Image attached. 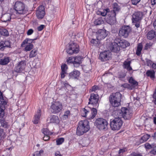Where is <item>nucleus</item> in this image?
Listing matches in <instances>:
<instances>
[{
	"mask_svg": "<svg viewBox=\"0 0 156 156\" xmlns=\"http://www.w3.org/2000/svg\"><path fill=\"white\" fill-rule=\"evenodd\" d=\"M14 9L12 12V16L13 18L17 17L19 14H24L27 11L24 4L20 2H16L14 6Z\"/></svg>",
	"mask_w": 156,
	"mask_h": 156,
	"instance_id": "nucleus-1",
	"label": "nucleus"
},
{
	"mask_svg": "<svg viewBox=\"0 0 156 156\" xmlns=\"http://www.w3.org/2000/svg\"><path fill=\"white\" fill-rule=\"evenodd\" d=\"M90 129L89 122L87 120H82L79 122L76 129V134L81 136L88 131Z\"/></svg>",
	"mask_w": 156,
	"mask_h": 156,
	"instance_id": "nucleus-2",
	"label": "nucleus"
},
{
	"mask_svg": "<svg viewBox=\"0 0 156 156\" xmlns=\"http://www.w3.org/2000/svg\"><path fill=\"white\" fill-rule=\"evenodd\" d=\"M132 112L133 111L131 109L126 107H122L120 110L115 111L113 113H117L120 118L122 116L125 119H129L132 117Z\"/></svg>",
	"mask_w": 156,
	"mask_h": 156,
	"instance_id": "nucleus-3",
	"label": "nucleus"
},
{
	"mask_svg": "<svg viewBox=\"0 0 156 156\" xmlns=\"http://www.w3.org/2000/svg\"><path fill=\"white\" fill-rule=\"evenodd\" d=\"M121 94L119 92L112 94L109 97V101L112 105L114 107H117L120 105Z\"/></svg>",
	"mask_w": 156,
	"mask_h": 156,
	"instance_id": "nucleus-4",
	"label": "nucleus"
},
{
	"mask_svg": "<svg viewBox=\"0 0 156 156\" xmlns=\"http://www.w3.org/2000/svg\"><path fill=\"white\" fill-rule=\"evenodd\" d=\"M115 117L114 119H111L110 120V126L112 130H119L122 124V121L119 116Z\"/></svg>",
	"mask_w": 156,
	"mask_h": 156,
	"instance_id": "nucleus-5",
	"label": "nucleus"
},
{
	"mask_svg": "<svg viewBox=\"0 0 156 156\" xmlns=\"http://www.w3.org/2000/svg\"><path fill=\"white\" fill-rule=\"evenodd\" d=\"M95 125L99 129L103 130L107 128L108 123L106 119L99 118L96 120Z\"/></svg>",
	"mask_w": 156,
	"mask_h": 156,
	"instance_id": "nucleus-6",
	"label": "nucleus"
},
{
	"mask_svg": "<svg viewBox=\"0 0 156 156\" xmlns=\"http://www.w3.org/2000/svg\"><path fill=\"white\" fill-rule=\"evenodd\" d=\"M36 39H34L30 38L26 39L22 42L21 46L24 47V50L25 51H27L31 50L34 47V45L32 44V42Z\"/></svg>",
	"mask_w": 156,
	"mask_h": 156,
	"instance_id": "nucleus-7",
	"label": "nucleus"
},
{
	"mask_svg": "<svg viewBox=\"0 0 156 156\" xmlns=\"http://www.w3.org/2000/svg\"><path fill=\"white\" fill-rule=\"evenodd\" d=\"M89 108L88 107H86L83 110L82 113V115L83 117H87L88 119L91 120L93 119L96 116L97 113V110L96 108H93L91 110V115L89 117H87L88 114L90 113Z\"/></svg>",
	"mask_w": 156,
	"mask_h": 156,
	"instance_id": "nucleus-8",
	"label": "nucleus"
},
{
	"mask_svg": "<svg viewBox=\"0 0 156 156\" xmlns=\"http://www.w3.org/2000/svg\"><path fill=\"white\" fill-rule=\"evenodd\" d=\"M79 45L73 42L70 43L66 48V51L69 54H76L79 51Z\"/></svg>",
	"mask_w": 156,
	"mask_h": 156,
	"instance_id": "nucleus-9",
	"label": "nucleus"
},
{
	"mask_svg": "<svg viewBox=\"0 0 156 156\" xmlns=\"http://www.w3.org/2000/svg\"><path fill=\"white\" fill-rule=\"evenodd\" d=\"M50 108L51 111L53 114L58 113L62 108V104L58 101L52 103Z\"/></svg>",
	"mask_w": 156,
	"mask_h": 156,
	"instance_id": "nucleus-10",
	"label": "nucleus"
},
{
	"mask_svg": "<svg viewBox=\"0 0 156 156\" xmlns=\"http://www.w3.org/2000/svg\"><path fill=\"white\" fill-rule=\"evenodd\" d=\"M131 29L128 26H124L120 28L119 31V35L125 38L127 37L131 31Z\"/></svg>",
	"mask_w": 156,
	"mask_h": 156,
	"instance_id": "nucleus-11",
	"label": "nucleus"
},
{
	"mask_svg": "<svg viewBox=\"0 0 156 156\" xmlns=\"http://www.w3.org/2000/svg\"><path fill=\"white\" fill-rule=\"evenodd\" d=\"M112 53L109 50L101 52L99 55V59L102 61L109 60L111 58Z\"/></svg>",
	"mask_w": 156,
	"mask_h": 156,
	"instance_id": "nucleus-12",
	"label": "nucleus"
},
{
	"mask_svg": "<svg viewBox=\"0 0 156 156\" xmlns=\"http://www.w3.org/2000/svg\"><path fill=\"white\" fill-rule=\"evenodd\" d=\"M99 98L97 94H91L90 98L89 99V104L93 105L94 106H98V101Z\"/></svg>",
	"mask_w": 156,
	"mask_h": 156,
	"instance_id": "nucleus-13",
	"label": "nucleus"
},
{
	"mask_svg": "<svg viewBox=\"0 0 156 156\" xmlns=\"http://www.w3.org/2000/svg\"><path fill=\"white\" fill-rule=\"evenodd\" d=\"M108 32L105 30H99L96 32L97 39L101 40L104 39L108 35Z\"/></svg>",
	"mask_w": 156,
	"mask_h": 156,
	"instance_id": "nucleus-14",
	"label": "nucleus"
},
{
	"mask_svg": "<svg viewBox=\"0 0 156 156\" xmlns=\"http://www.w3.org/2000/svg\"><path fill=\"white\" fill-rule=\"evenodd\" d=\"M26 66V62L25 61H22L19 62L16 66L14 71L17 73H20L23 71Z\"/></svg>",
	"mask_w": 156,
	"mask_h": 156,
	"instance_id": "nucleus-15",
	"label": "nucleus"
},
{
	"mask_svg": "<svg viewBox=\"0 0 156 156\" xmlns=\"http://www.w3.org/2000/svg\"><path fill=\"white\" fill-rule=\"evenodd\" d=\"M108 15L110 16L106 19V22L110 25L114 24L116 21V14L115 12H113L112 14L109 13Z\"/></svg>",
	"mask_w": 156,
	"mask_h": 156,
	"instance_id": "nucleus-16",
	"label": "nucleus"
},
{
	"mask_svg": "<svg viewBox=\"0 0 156 156\" xmlns=\"http://www.w3.org/2000/svg\"><path fill=\"white\" fill-rule=\"evenodd\" d=\"M36 14L37 17L39 19H41L43 18L45 14L44 8V6L41 5L38 7L37 10Z\"/></svg>",
	"mask_w": 156,
	"mask_h": 156,
	"instance_id": "nucleus-17",
	"label": "nucleus"
},
{
	"mask_svg": "<svg viewBox=\"0 0 156 156\" xmlns=\"http://www.w3.org/2000/svg\"><path fill=\"white\" fill-rule=\"evenodd\" d=\"M110 49L112 51L117 52L120 50V47L117 41V39H115V42L112 43L110 46Z\"/></svg>",
	"mask_w": 156,
	"mask_h": 156,
	"instance_id": "nucleus-18",
	"label": "nucleus"
},
{
	"mask_svg": "<svg viewBox=\"0 0 156 156\" xmlns=\"http://www.w3.org/2000/svg\"><path fill=\"white\" fill-rule=\"evenodd\" d=\"M142 17V14L140 12H138L135 13L132 16L133 22L139 21L141 19Z\"/></svg>",
	"mask_w": 156,
	"mask_h": 156,
	"instance_id": "nucleus-19",
	"label": "nucleus"
},
{
	"mask_svg": "<svg viewBox=\"0 0 156 156\" xmlns=\"http://www.w3.org/2000/svg\"><path fill=\"white\" fill-rule=\"evenodd\" d=\"M117 41L119 46L123 48H125L129 46L130 44L125 40L117 39Z\"/></svg>",
	"mask_w": 156,
	"mask_h": 156,
	"instance_id": "nucleus-20",
	"label": "nucleus"
},
{
	"mask_svg": "<svg viewBox=\"0 0 156 156\" xmlns=\"http://www.w3.org/2000/svg\"><path fill=\"white\" fill-rule=\"evenodd\" d=\"M41 110L39 109L37 110L34 117L33 123L37 124L39 122L41 116Z\"/></svg>",
	"mask_w": 156,
	"mask_h": 156,
	"instance_id": "nucleus-21",
	"label": "nucleus"
},
{
	"mask_svg": "<svg viewBox=\"0 0 156 156\" xmlns=\"http://www.w3.org/2000/svg\"><path fill=\"white\" fill-rule=\"evenodd\" d=\"M80 74V72L77 70H74L69 74V77L70 78L73 79H77L79 77Z\"/></svg>",
	"mask_w": 156,
	"mask_h": 156,
	"instance_id": "nucleus-22",
	"label": "nucleus"
},
{
	"mask_svg": "<svg viewBox=\"0 0 156 156\" xmlns=\"http://www.w3.org/2000/svg\"><path fill=\"white\" fill-rule=\"evenodd\" d=\"M61 68V78L62 79H63L65 77V74L67 73L68 67L66 64H64L62 65Z\"/></svg>",
	"mask_w": 156,
	"mask_h": 156,
	"instance_id": "nucleus-23",
	"label": "nucleus"
},
{
	"mask_svg": "<svg viewBox=\"0 0 156 156\" xmlns=\"http://www.w3.org/2000/svg\"><path fill=\"white\" fill-rule=\"evenodd\" d=\"M50 122L56 124H58L60 122L59 118L58 116L55 115H52L50 116Z\"/></svg>",
	"mask_w": 156,
	"mask_h": 156,
	"instance_id": "nucleus-24",
	"label": "nucleus"
},
{
	"mask_svg": "<svg viewBox=\"0 0 156 156\" xmlns=\"http://www.w3.org/2000/svg\"><path fill=\"white\" fill-rule=\"evenodd\" d=\"M82 58L81 56H77L75 57L74 66L76 67L79 66L81 63Z\"/></svg>",
	"mask_w": 156,
	"mask_h": 156,
	"instance_id": "nucleus-25",
	"label": "nucleus"
},
{
	"mask_svg": "<svg viewBox=\"0 0 156 156\" xmlns=\"http://www.w3.org/2000/svg\"><path fill=\"white\" fill-rule=\"evenodd\" d=\"M2 19L4 22H7L9 21L11 18L14 19L15 18H13L12 16V13L11 14L7 13L3 14L2 17Z\"/></svg>",
	"mask_w": 156,
	"mask_h": 156,
	"instance_id": "nucleus-26",
	"label": "nucleus"
},
{
	"mask_svg": "<svg viewBox=\"0 0 156 156\" xmlns=\"http://www.w3.org/2000/svg\"><path fill=\"white\" fill-rule=\"evenodd\" d=\"M10 58L9 57H5L0 59V64L5 65L8 64L10 62Z\"/></svg>",
	"mask_w": 156,
	"mask_h": 156,
	"instance_id": "nucleus-27",
	"label": "nucleus"
},
{
	"mask_svg": "<svg viewBox=\"0 0 156 156\" xmlns=\"http://www.w3.org/2000/svg\"><path fill=\"white\" fill-rule=\"evenodd\" d=\"M131 61H125L123 63L124 68L126 69L128 71H131L132 70V67L130 66Z\"/></svg>",
	"mask_w": 156,
	"mask_h": 156,
	"instance_id": "nucleus-28",
	"label": "nucleus"
},
{
	"mask_svg": "<svg viewBox=\"0 0 156 156\" xmlns=\"http://www.w3.org/2000/svg\"><path fill=\"white\" fill-rule=\"evenodd\" d=\"M156 36V32L153 30L149 31L147 34V38L149 40H151Z\"/></svg>",
	"mask_w": 156,
	"mask_h": 156,
	"instance_id": "nucleus-29",
	"label": "nucleus"
},
{
	"mask_svg": "<svg viewBox=\"0 0 156 156\" xmlns=\"http://www.w3.org/2000/svg\"><path fill=\"white\" fill-rule=\"evenodd\" d=\"M129 82L131 85V87H134L138 85V83L132 77H131L129 80Z\"/></svg>",
	"mask_w": 156,
	"mask_h": 156,
	"instance_id": "nucleus-30",
	"label": "nucleus"
},
{
	"mask_svg": "<svg viewBox=\"0 0 156 156\" xmlns=\"http://www.w3.org/2000/svg\"><path fill=\"white\" fill-rule=\"evenodd\" d=\"M143 45L141 43H139L138 44L137 49L136 51V54L139 56L141 53V51L142 50Z\"/></svg>",
	"mask_w": 156,
	"mask_h": 156,
	"instance_id": "nucleus-31",
	"label": "nucleus"
},
{
	"mask_svg": "<svg viewBox=\"0 0 156 156\" xmlns=\"http://www.w3.org/2000/svg\"><path fill=\"white\" fill-rule=\"evenodd\" d=\"M110 12L109 9L107 8L105 9H103L102 10L99 11L98 12L99 13L98 14H100L102 16H105L107 13H108V14L110 13Z\"/></svg>",
	"mask_w": 156,
	"mask_h": 156,
	"instance_id": "nucleus-32",
	"label": "nucleus"
},
{
	"mask_svg": "<svg viewBox=\"0 0 156 156\" xmlns=\"http://www.w3.org/2000/svg\"><path fill=\"white\" fill-rule=\"evenodd\" d=\"M150 137V136L147 134L144 135L141 137L140 139V142L141 143H143L147 140Z\"/></svg>",
	"mask_w": 156,
	"mask_h": 156,
	"instance_id": "nucleus-33",
	"label": "nucleus"
},
{
	"mask_svg": "<svg viewBox=\"0 0 156 156\" xmlns=\"http://www.w3.org/2000/svg\"><path fill=\"white\" fill-rule=\"evenodd\" d=\"M113 10L110 13L112 14L113 12H115L116 14V12H118L120 9V8L117 4L114 3L113 5Z\"/></svg>",
	"mask_w": 156,
	"mask_h": 156,
	"instance_id": "nucleus-34",
	"label": "nucleus"
},
{
	"mask_svg": "<svg viewBox=\"0 0 156 156\" xmlns=\"http://www.w3.org/2000/svg\"><path fill=\"white\" fill-rule=\"evenodd\" d=\"M71 114L69 111L67 110L65 111L64 114L62 116V119L63 120H66L69 119L70 117Z\"/></svg>",
	"mask_w": 156,
	"mask_h": 156,
	"instance_id": "nucleus-35",
	"label": "nucleus"
},
{
	"mask_svg": "<svg viewBox=\"0 0 156 156\" xmlns=\"http://www.w3.org/2000/svg\"><path fill=\"white\" fill-rule=\"evenodd\" d=\"M146 74L147 76L150 77L151 79L154 78L155 72L153 70H147L146 72Z\"/></svg>",
	"mask_w": 156,
	"mask_h": 156,
	"instance_id": "nucleus-36",
	"label": "nucleus"
},
{
	"mask_svg": "<svg viewBox=\"0 0 156 156\" xmlns=\"http://www.w3.org/2000/svg\"><path fill=\"white\" fill-rule=\"evenodd\" d=\"M104 22L101 18H98L94 21V24L95 25H100L103 23Z\"/></svg>",
	"mask_w": 156,
	"mask_h": 156,
	"instance_id": "nucleus-37",
	"label": "nucleus"
},
{
	"mask_svg": "<svg viewBox=\"0 0 156 156\" xmlns=\"http://www.w3.org/2000/svg\"><path fill=\"white\" fill-rule=\"evenodd\" d=\"M37 55V51L34 49L30 52L29 56L30 58H32L35 57Z\"/></svg>",
	"mask_w": 156,
	"mask_h": 156,
	"instance_id": "nucleus-38",
	"label": "nucleus"
},
{
	"mask_svg": "<svg viewBox=\"0 0 156 156\" xmlns=\"http://www.w3.org/2000/svg\"><path fill=\"white\" fill-rule=\"evenodd\" d=\"M42 132L44 135H51L52 134V132L49 131L47 128H44L42 130Z\"/></svg>",
	"mask_w": 156,
	"mask_h": 156,
	"instance_id": "nucleus-39",
	"label": "nucleus"
},
{
	"mask_svg": "<svg viewBox=\"0 0 156 156\" xmlns=\"http://www.w3.org/2000/svg\"><path fill=\"white\" fill-rule=\"evenodd\" d=\"M0 33L3 36H7L9 34L8 31L5 29L0 30Z\"/></svg>",
	"mask_w": 156,
	"mask_h": 156,
	"instance_id": "nucleus-40",
	"label": "nucleus"
},
{
	"mask_svg": "<svg viewBox=\"0 0 156 156\" xmlns=\"http://www.w3.org/2000/svg\"><path fill=\"white\" fill-rule=\"evenodd\" d=\"M64 139L63 138H59L56 140V142L57 145L61 144L64 141Z\"/></svg>",
	"mask_w": 156,
	"mask_h": 156,
	"instance_id": "nucleus-41",
	"label": "nucleus"
},
{
	"mask_svg": "<svg viewBox=\"0 0 156 156\" xmlns=\"http://www.w3.org/2000/svg\"><path fill=\"white\" fill-rule=\"evenodd\" d=\"M43 152L42 150H41L39 151H36L33 154V156H41V154L43 153Z\"/></svg>",
	"mask_w": 156,
	"mask_h": 156,
	"instance_id": "nucleus-42",
	"label": "nucleus"
},
{
	"mask_svg": "<svg viewBox=\"0 0 156 156\" xmlns=\"http://www.w3.org/2000/svg\"><path fill=\"white\" fill-rule=\"evenodd\" d=\"M75 57H70L67 59V62L69 63H73L74 65Z\"/></svg>",
	"mask_w": 156,
	"mask_h": 156,
	"instance_id": "nucleus-43",
	"label": "nucleus"
},
{
	"mask_svg": "<svg viewBox=\"0 0 156 156\" xmlns=\"http://www.w3.org/2000/svg\"><path fill=\"white\" fill-rule=\"evenodd\" d=\"M3 44L4 45V47H9L10 46V43L8 41H3Z\"/></svg>",
	"mask_w": 156,
	"mask_h": 156,
	"instance_id": "nucleus-44",
	"label": "nucleus"
},
{
	"mask_svg": "<svg viewBox=\"0 0 156 156\" xmlns=\"http://www.w3.org/2000/svg\"><path fill=\"white\" fill-rule=\"evenodd\" d=\"M126 151V148H124L120 149L119 151L118 155L120 156L122 155Z\"/></svg>",
	"mask_w": 156,
	"mask_h": 156,
	"instance_id": "nucleus-45",
	"label": "nucleus"
},
{
	"mask_svg": "<svg viewBox=\"0 0 156 156\" xmlns=\"http://www.w3.org/2000/svg\"><path fill=\"white\" fill-rule=\"evenodd\" d=\"M153 101L154 104L156 105V88L153 94Z\"/></svg>",
	"mask_w": 156,
	"mask_h": 156,
	"instance_id": "nucleus-46",
	"label": "nucleus"
},
{
	"mask_svg": "<svg viewBox=\"0 0 156 156\" xmlns=\"http://www.w3.org/2000/svg\"><path fill=\"white\" fill-rule=\"evenodd\" d=\"M152 45V44L151 43H147L145 46L144 49L145 50L151 48Z\"/></svg>",
	"mask_w": 156,
	"mask_h": 156,
	"instance_id": "nucleus-47",
	"label": "nucleus"
},
{
	"mask_svg": "<svg viewBox=\"0 0 156 156\" xmlns=\"http://www.w3.org/2000/svg\"><path fill=\"white\" fill-rule=\"evenodd\" d=\"M4 134L3 129L0 128V140L3 137Z\"/></svg>",
	"mask_w": 156,
	"mask_h": 156,
	"instance_id": "nucleus-48",
	"label": "nucleus"
},
{
	"mask_svg": "<svg viewBox=\"0 0 156 156\" xmlns=\"http://www.w3.org/2000/svg\"><path fill=\"white\" fill-rule=\"evenodd\" d=\"M150 153L154 155L156 154V146L153 147L152 150L151 151Z\"/></svg>",
	"mask_w": 156,
	"mask_h": 156,
	"instance_id": "nucleus-49",
	"label": "nucleus"
},
{
	"mask_svg": "<svg viewBox=\"0 0 156 156\" xmlns=\"http://www.w3.org/2000/svg\"><path fill=\"white\" fill-rule=\"evenodd\" d=\"M4 116V111L0 107V118H2Z\"/></svg>",
	"mask_w": 156,
	"mask_h": 156,
	"instance_id": "nucleus-50",
	"label": "nucleus"
},
{
	"mask_svg": "<svg viewBox=\"0 0 156 156\" xmlns=\"http://www.w3.org/2000/svg\"><path fill=\"white\" fill-rule=\"evenodd\" d=\"M97 90H99V88L97 86H93L92 88V91H96Z\"/></svg>",
	"mask_w": 156,
	"mask_h": 156,
	"instance_id": "nucleus-51",
	"label": "nucleus"
},
{
	"mask_svg": "<svg viewBox=\"0 0 156 156\" xmlns=\"http://www.w3.org/2000/svg\"><path fill=\"white\" fill-rule=\"evenodd\" d=\"M153 63H154L151 60H147V65L148 66H152Z\"/></svg>",
	"mask_w": 156,
	"mask_h": 156,
	"instance_id": "nucleus-52",
	"label": "nucleus"
},
{
	"mask_svg": "<svg viewBox=\"0 0 156 156\" xmlns=\"http://www.w3.org/2000/svg\"><path fill=\"white\" fill-rule=\"evenodd\" d=\"M34 32V30L31 29L28 30L27 32V34L28 35H31Z\"/></svg>",
	"mask_w": 156,
	"mask_h": 156,
	"instance_id": "nucleus-53",
	"label": "nucleus"
},
{
	"mask_svg": "<svg viewBox=\"0 0 156 156\" xmlns=\"http://www.w3.org/2000/svg\"><path fill=\"white\" fill-rule=\"evenodd\" d=\"M3 43V41H1L0 43V50L1 51H3L5 48Z\"/></svg>",
	"mask_w": 156,
	"mask_h": 156,
	"instance_id": "nucleus-54",
	"label": "nucleus"
},
{
	"mask_svg": "<svg viewBox=\"0 0 156 156\" xmlns=\"http://www.w3.org/2000/svg\"><path fill=\"white\" fill-rule=\"evenodd\" d=\"M145 147L146 148L148 149H149L152 148L151 146L148 143H146L145 144Z\"/></svg>",
	"mask_w": 156,
	"mask_h": 156,
	"instance_id": "nucleus-55",
	"label": "nucleus"
},
{
	"mask_svg": "<svg viewBox=\"0 0 156 156\" xmlns=\"http://www.w3.org/2000/svg\"><path fill=\"white\" fill-rule=\"evenodd\" d=\"M140 0H131L132 3L134 5H136L139 3Z\"/></svg>",
	"mask_w": 156,
	"mask_h": 156,
	"instance_id": "nucleus-56",
	"label": "nucleus"
},
{
	"mask_svg": "<svg viewBox=\"0 0 156 156\" xmlns=\"http://www.w3.org/2000/svg\"><path fill=\"white\" fill-rule=\"evenodd\" d=\"M44 25H41L37 27V30L39 31H41L44 28Z\"/></svg>",
	"mask_w": 156,
	"mask_h": 156,
	"instance_id": "nucleus-57",
	"label": "nucleus"
},
{
	"mask_svg": "<svg viewBox=\"0 0 156 156\" xmlns=\"http://www.w3.org/2000/svg\"><path fill=\"white\" fill-rule=\"evenodd\" d=\"M129 86V84L127 83H125V84H124L122 85V86L123 87H124L125 88H129L130 90L132 89V87H128Z\"/></svg>",
	"mask_w": 156,
	"mask_h": 156,
	"instance_id": "nucleus-58",
	"label": "nucleus"
},
{
	"mask_svg": "<svg viewBox=\"0 0 156 156\" xmlns=\"http://www.w3.org/2000/svg\"><path fill=\"white\" fill-rule=\"evenodd\" d=\"M44 136L43 137V139L44 140L46 141L48 140L49 139V135H44Z\"/></svg>",
	"mask_w": 156,
	"mask_h": 156,
	"instance_id": "nucleus-59",
	"label": "nucleus"
},
{
	"mask_svg": "<svg viewBox=\"0 0 156 156\" xmlns=\"http://www.w3.org/2000/svg\"><path fill=\"white\" fill-rule=\"evenodd\" d=\"M134 23V25L135 26L137 27L138 28L140 27V23L139 21H136V22H133Z\"/></svg>",
	"mask_w": 156,
	"mask_h": 156,
	"instance_id": "nucleus-60",
	"label": "nucleus"
},
{
	"mask_svg": "<svg viewBox=\"0 0 156 156\" xmlns=\"http://www.w3.org/2000/svg\"><path fill=\"white\" fill-rule=\"evenodd\" d=\"M131 156H142L141 154L136 153H133L131 154Z\"/></svg>",
	"mask_w": 156,
	"mask_h": 156,
	"instance_id": "nucleus-61",
	"label": "nucleus"
},
{
	"mask_svg": "<svg viewBox=\"0 0 156 156\" xmlns=\"http://www.w3.org/2000/svg\"><path fill=\"white\" fill-rule=\"evenodd\" d=\"M56 156H62V155L60 154V152L58 151H56L55 153Z\"/></svg>",
	"mask_w": 156,
	"mask_h": 156,
	"instance_id": "nucleus-62",
	"label": "nucleus"
},
{
	"mask_svg": "<svg viewBox=\"0 0 156 156\" xmlns=\"http://www.w3.org/2000/svg\"><path fill=\"white\" fill-rule=\"evenodd\" d=\"M90 42L91 43L93 44H96L97 43V41L94 39H92L91 40Z\"/></svg>",
	"mask_w": 156,
	"mask_h": 156,
	"instance_id": "nucleus-63",
	"label": "nucleus"
},
{
	"mask_svg": "<svg viewBox=\"0 0 156 156\" xmlns=\"http://www.w3.org/2000/svg\"><path fill=\"white\" fill-rule=\"evenodd\" d=\"M152 68L154 69H156V63H153L152 66Z\"/></svg>",
	"mask_w": 156,
	"mask_h": 156,
	"instance_id": "nucleus-64",
	"label": "nucleus"
}]
</instances>
